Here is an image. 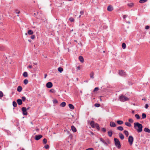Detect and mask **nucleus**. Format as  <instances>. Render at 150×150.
<instances>
[{"mask_svg": "<svg viewBox=\"0 0 150 150\" xmlns=\"http://www.w3.org/2000/svg\"><path fill=\"white\" fill-rule=\"evenodd\" d=\"M15 13H16L19 14L20 13V11L18 10H15Z\"/></svg>", "mask_w": 150, "mask_h": 150, "instance_id": "50", "label": "nucleus"}, {"mask_svg": "<svg viewBox=\"0 0 150 150\" xmlns=\"http://www.w3.org/2000/svg\"><path fill=\"white\" fill-rule=\"evenodd\" d=\"M42 137V135H35V139L36 140H38Z\"/></svg>", "mask_w": 150, "mask_h": 150, "instance_id": "6", "label": "nucleus"}, {"mask_svg": "<svg viewBox=\"0 0 150 150\" xmlns=\"http://www.w3.org/2000/svg\"><path fill=\"white\" fill-rule=\"evenodd\" d=\"M13 105L14 107H16L17 105V103L15 101H13Z\"/></svg>", "mask_w": 150, "mask_h": 150, "instance_id": "31", "label": "nucleus"}, {"mask_svg": "<svg viewBox=\"0 0 150 150\" xmlns=\"http://www.w3.org/2000/svg\"><path fill=\"white\" fill-rule=\"evenodd\" d=\"M66 105V103L64 102H63L61 103L60 106L62 107H64Z\"/></svg>", "mask_w": 150, "mask_h": 150, "instance_id": "23", "label": "nucleus"}, {"mask_svg": "<svg viewBox=\"0 0 150 150\" xmlns=\"http://www.w3.org/2000/svg\"><path fill=\"white\" fill-rule=\"evenodd\" d=\"M33 33V32L32 30H28V34L30 35H32Z\"/></svg>", "mask_w": 150, "mask_h": 150, "instance_id": "19", "label": "nucleus"}, {"mask_svg": "<svg viewBox=\"0 0 150 150\" xmlns=\"http://www.w3.org/2000/svg\"><path fill=\"white\" fill-rule=\"evenodd\" d=\"M119 99L121 101L123 102L129 100V98L123 95H121L120 96Z\"/></svg>", "mask_w": 150, "mask_h": 150, "instance_id": "3", "label": "nucleus"}, {"mask_svg": "<svg viewBox=\"0 0 150 150\" xmlns=\"http://www.w3.org/2000/svg\"><path fill=\"white\" fill-rule=\"evenodd\" d=\"M58 70L59 72L61 73L63 71V69L62 67H59L58 68Z\"/></svg>", "mask_w": 150, "mask_h": 150, "instance_id": "25", "label": "nucleus"}, {"mask_svg": "<svg viewBox=\"0 0 150 150\" xmlns=\"http://www.w3.org/2000/svg\"><path fill=\"white\" fill-rule=\"evenodd\" d=\"M122 48L123 49H125L126 47V44L125 43H122Z\"/></svg>", "mask_w": 150, "mask_h": 150, "instance_id": "34", "label": "nucleus"}, {"mask_svg": "<svg viewBox=\"0 0 150 150\" xmlns=\"http://www.w3.org/2000/svg\"><path fill=\"white\" fill-rule=\"evenodd\" d=\"M147 0H140L139 2L140 3H143L147 1Z\"/></svg>", "mask_w": 150, "mask_h": 150, "instance_id": "32", "label": "nucleus"}, {"mask_svg": "<svg viewBox=\"0 0 150 150\" xmlns=\"http://www.w3.org/2000/svg\"><path fill=\"white\" fill-rule=\"evenodd\" d=\"M146 117V115L145 114L143 113L142 115V119H144Z\"/></svg>", "mask_w": 150, "mask_h": 150, "instance_id": "33", "label": "nucleus"}, {"mask_svg": "<svg viewBox=\"0 0 150 150\" xmlns=\"http://www.w3.org/2000/svg\"><path fill=\"white\" fill-rule=\"evenodd\" d=\"M117 124H118L119 125H121L123 124V121L122 120H117Z\"/></svg>", "mask_w": 150, "mask_h": 150, "instance_id": "24", "label": "nucleus"}, {"mask_svg": "<svg viewBox=\"0 0 150 150\" xmlns=\"http://www.w3.org/2000/svg\"><path fill=\"white\" fill-rule=\"evenodd\" d=\"M50 92L51 93H54L55 92V90L54 89H51L50 90Z\"/></svg>", "mask_w": 150, "mask_h": 150, "instance_id": "41", "label": "nucleus"}, {"mask_svg": "<svg viewBox=\"0 0 150 150\" xmlns=\"http://www.w3.org/2000/svg\"><path fill=\"white\" fill-rule=\"evenodd\" d=\"M35 36L34 35H32L31 37L30 38L32 39H34L35 38Z\"/></svg>", "mask_w": 150, "mask_h": 150, "instance_id": "49", "label": "nucleus"}, {"mask_svg": "<svg viewBox=\"0 0 150 150\" xmlns=\"http://www.w3.org/2000/svg\"><path fill=\"white\" fill-rule=\"evenodd\" d=\"M28 40V41H29V42H31V40Z\"/></svg>", "mask_w": 150, "mask_h": 150, "instance_id": "60", "label": "nucleus"}, {"mask_svg": "<svg viewBox=\"0 0 150 150\" xmlns=\"http://www.w3.org/2000/svg\"><path fill=\"white\" fill-rule=\"evenodd\" d=\"M94 106L96 107H98L100 106V104L99 103H95L94 105Z\"/></svg>", "mask_w": 150, "mask_h": 150, "instance_id": "45", "label": "nucleus"}, {"mask_svg": "<svg viewBox=\"0 0 150 150\" xmlns=\"http://www.w3.org/2000/svg\"><path fill=\"white\" fill-rule=\"evenodd\" d=\"M5 49V47L3 46H0V50H3Z\"/></svg>", "mask_w": 150, "mask_h": 150, "instance_id": "38", "label": "nucleus"}, {"mask_svg": "<svg viewBox=\"0 0 150 150\" xmlns=\"http://www.w3.org/2000/svg\"><path fill=\"white\" fill-rule=\"evenodd\" d=\"M124 133L125 134V135L127 137L129 135V133L127 131L125 130L124 131Z\"/></svg>", "mask_w": 150, "mask_h": 150, "instance_id": "28", "label": "nucleus"}, {"mask_svg": "<svg viewBox=\"0 0 150 150\" xmlns=\"http://www.w3.org/2000/svg\"><path fill=\"white\" fill-rule=\"evenodd\" d=\"M22 150H25L23 149H22Z\"/></svg>", "mask_w": 150, "mask_h": 150, "instance_id": "64", "label": "nucleus"}, {"mask_svg": "<svg viewBox=\"0 0 150 150\" xmlns=\"http://www.w3.org/2000/svg\"><path fill=\"white\" fill-rule=\"evenodd\" d=\"M69 106L70 109L72 110H73L74 109V107L73 105L71 104H69Z\"/></svg>", "mask_w": 150, "mask_h": 150, "instance_id": "20", "label": "nucleus"}, {"mask_svg": "<svg viewBox=\"0 0 150 150\" xmlns=\"http://www.w3.org/2000/svg\"><path fill=\"white\" fill-rule=\"evenodd\" d=\"M134 141V138L132 136H129L128 138V142L130 145H132Z\"/></svg>", "mask_w": 150, "mask_h": 150, "instance_id": "4", "label": "nucleus"}, {"mask_svg": "<svg viewBox=\"0 0 150 150\" xmlns=\"http://www.w3.org/2000/svg\"><path fill=\"white\" fill-rule=\"evenodd\" d=\"M77 68L79 69V70H80V66H79L78 67H77Z\"/></svg>", "mask_w": 150, "mask_h": 150, "instance_id": "57", "label": "nucleus"}, {"mask_svg": "<svg viewBox=\"0 0 150 150\" xmlns=\"http://www.w3.org/2000/svg\"><path fill=\"white\" fill-rule=\"evenodd\" d=\"M114 141L115 142V146L118 149L120 148L121 147V145L120 143L119 140V139L116 138H114Z\"/></svg>", "mask_w": 150, "mask_h": 150, "instance_id": "2", "label": "nucleus"}, {"mask_svg": "<svg viewBox=\"0 0 150 150\" xmlns=\"http://www.w3.org/2000/svg\"><path fill=\"white\" fill-rule=\"evenodd\" d=\"M23 76L25 77H27L28 76V73L26 72H25L23 74Z\"/></svg>", "mask_w": 150, "mask_h": 150, "instance_id": "29", "label": "nucleus"}, {"mask_svg": "<svg viewBox=\"0 0 150 150\" xmlns=\"http://www.w3.org/2000/svg\"><path fill=\"white\" fill-rule=\"evenodd\" d=\"M71 129L74 132H76V128L75 127L73 126L72 125L71 126Z\"/></svg>", "mask_w": 150, "mask_h": 150, "instance_id": "14", "label": "nucleus"}, {"mask_svg": "<svg viewBox=\"0 0 150 150\" xmlns=\"http://www.w3.org/2000/svg\"><path fill=\"white\" fill-rule=\"evenodd\" d=\"M44 147L46 149H48L49 148V146L48 144L45 145L44 146Z\"/></svg>", "mask_w": 150, "mask_h": 150, "instance_id": "47", "label": "nucleus"}, {"mask_svg": "<svg viewBox=\"0 0 150 150\" xmlns=\"http://www.w3.org/2000/svg\"><path fill=\"white\" fill-rule=\"evenodd\" d=\"M135 117L137 119H139L140 118V117L138 114H136L135 115Z\"/></svg>", "mask_w": 150, "mask_h": 150, "instance_id": "36", "label": "nucleus"}, {"mask_svg": "<svg viewBox=\"0 0 150 150\" xmlns=\"http://www.w3.org/2000/svg\"><path fill=\"white\" fill-rule=\"evenodd\" d=\"M17 102L18 104L19 105H20L22 104V100L21 99H18L17 100Z\"/></svg>", "mask_w": 150, "mask_h": 150, "instance_id": "12", "label": "nucleus"}, {"mask_svg": "<svg viewBox=\"0 0 150 150\" xmlns=\"http://www.w3.org/2000/svg\"><path fill=\"white\" fill-rule=\"evenodd\" d=\"M53 102L54 104H55L58 103V101L57 99H55L53 100Z\"/></svg>", "mask_w": 150, "mask_h": 150, "instance_id": "44", "label": "nucleus"}, {"mask_svg": "<svg viewBox=\"0 0 150 150\" xmlns=\"http://www.w3.org/2000/svg\"><path fill=\"white\" fill-rule=\"evenodd\" d=\"M69 20L71 22H73L74 21V19L72 17L70 18Z\"/></svg>", "mask_w": 150, "mask_h": 150, "instance_id": "40", "label": "nucleus"}, {"mask_svg": "<svg viewBox=\"0 0 150 150\" xmlns=\"http://www.w3.org/2000/svg\"><path fill=\"white\" fill-rule=\"evenodd\" d=\"M95 127H96V128L98 130V131H99L100 130V127L99 126V125L98 124L96 123L95 124Z\"/></svg>", "mask_w": 150, "mask_h": 150, "instance_id": "27", "label": "nucleus"}, {"mask_svg": "<svg viewBox=\"0 0 150 150\" xmlns=\"http://www.w3.org/2000/svg\"><path fill=\"white\" fill-rule=\"evenodd\" d=\"M108 135L110 137H111L112 135V132L111 131H109L108 132Z\"/></svg>", "mask_w": 150, "mask_h": 150, "instance_id": "26", "label": "nucleus"}, {"mask_svg": "<svg viewBox=\"0 0 150 150\" xmlns=\"http://www.w3.org/2000/svg\"><path fill=\"white\" fill-rule=\"evenodd\" d=\"M21 98L22 101H25L26 99V98L25 96L22 97Z\"/></svg>", "mask_w": 150, "mask_h": 150, "instance_id": "43", "label": "nucleus"}, {"mask_svg": "<svg viewBox=\"0 0 150 150\" xmlns=\"http://www.w3.org/2000/svg\"><path fill=\"white\" fill-rule=\"evenodd\" d=\"M125 124L126 126H127L128 127H130L131 126V124L130 123L127 122H126L125 123Z\"/></svg>", "mask_w": 150, "mask_h": 150, "instance_id": "30", "label": "nucleus"}, {"mask_svg": "<svg viewBox=\"0 0 150 150\" xmlns=\"http://www.w3.org/2000/svg\"><path fill=\"white\" fill-rule=\"evenodd\" d=\"M30 107H29L27 109V110H28L29 109H30Z\"/></svg>", "mask_w": 150, "mask_h": 150, "instance_id": "61", "label": "nucleus"}, {"mask_svg": "<svg viewBox=\"0 0 150 150\" xmlns=\"http://www.w3.org/2000/svg\"><path fill=\"white\" fill-rule=\"evenodd\" d=\"M43 142L44 144H45L47 142V140L46 139L44 138L43 140Z\"/></svg>", "mask_w": 150, "mask_h": 150, "instance_id": "37", "label": "nucleus"}, {"mask_svg": "<svg viewBox=\"0 0 150 150\" xmlns=\"http://www.w3.org/2000/svg\"><path fill=\"white\" fill-rule=\"evenodd\" d=\"M127 16L126 15H124L123 16V18L124 19H125L127 17Z\"/></svg>", "mask_w": 150, "mask_h": 150, "instance_id": "55", "label": "nucleus"}, {"mask_svg": "<svg viewBox=\"0 0 150 150\" xmlns=\"http://www.w3.org/2000/svg\"><path fill=\"white\" fill-rule=\"evenodd\" d=\"M3 92L1 91H0V98H1L3 97Z\"/></svg>", "mask_w": 150, "mask_h": 150, "instance_id": "39", "label": "nucleus"}, {"mask_svg": "<svg viewBox=\"0 0 150 150\" xmlns=\"http://www.w3.org/2000/svg\"><path fill=\"white\" fill-rule=\"evenodd\" d=\"M118 135L120 138L121 139L123 140V139H124V137L122 133H120Z\"/></svg>", "mask_w": 150, "mask_h": 150, "instance_id": "11", "label": "nucleus"}, {"mask_svg": "<svg viewBox=\"0 0 150 150\" xmlns=\"http://www.w3.org/2000/svg\"><path fill=\"white\" fill-rule=\"evenodd\" d=\"M119 74L121 76H125L126 74L125 72H124V71L122 70H120L119 71Z\"/></svg>", "mask_w": 150, "mask_h": 150, "instance_id": "8", "label": "nucleus"}, {"mask_svg": "<svg viewBox=\"0 0 150 150\" xmlns=\"http://www.w3.org/2000/svg\"><path fill=\"white\" fill-rule=\"evenodd\" d=\"M28 67L29 68H32V66L31 65H30L28 66Z\"/></svg>", "mask_w": 150, "mask_h": 150, "instance_id": "56", "label": "nucleus"}, {"mask_svg": "<svg viewBox=\"0 0 150 150\" xmlns=\"http://www.w3.org/2000/svg\"><path fill=\"white\" fill-rule=\"evenodd\" d=\"M110 125L111 127H115L116 126V125L115 123L112 121L110 122Z\"/></svg>", "mask_w": 150, "mask_h": 150, "instance_id": "9", "label": "nucleus"}, {"mask_svg": "<svg viewBox=\"0 0 150 150\" xmlns=\"http://www.w3.org/2000/svg\"><path fill=\"white\" fill-rule=\"evenodd\" d=\"M100 101H102V99H101V98H100Z\"/></svg>", "mask_w": 150, "mask_h": 150, "instance_id": "62", "label": "nucleus"}, {"mask_svg": "<svg viewBox=\"0 0 150 150\" xmlns=\"http://www.w3.org/2000/svg\"><path fill=\"white\" fill-rule=\"evenodd\" d=\"M28 83V80L27 79H25L24 81V83L26 85Z\"/></svg>", "mask_w": 150, "mask_h": 150, "instance_id": "35", "label": "nucleus"}, {"mask_svg": "<svg viewBox=\"0 0 150 150\" xmlns=\"http://www.w3.org/2000/svg\"><path fill=\"white\" fill-rule=\"evenodd\" d=\"M134 127L138 132H140L142 131V125L138 122L134 123Z\"/></svg>", "mask_w": 150, "mask_h": 150, "instance_id": "1", "label": "nucleus"}, {"mask_svg": "<svg viewBox=\"0 0 150 150\" xmlns=\"http://www.w3.org/2000/svg\"><path fill=\"white\" fill-rule=\"evenodd\" d=\"M142 100L145 101V100H146V99L145 98H144L142 99Z\"/></svg>", "mask_w": 150, "mask_h": 150, "instance_id": "59", "label": "nucleus"}, {"mask_svg": "<svg viewBox=\"0 0 150 150\" xmlns=\"http://www.w3.org/2000/svg\"><path fill=\"white\" fill-rule=\"evenodd\" d=\"M22 90V88L21 86H19L17 88V91L19 92H21Z\"/></svg>", "mask_w": 150, "mask_h": 150, "instance_id": "18", "label": "nucleus"}, {"mask_svg": "<svg viewBox=\"0 0 150 150\" xmlns=\"http://www.w3.org/2000/svg\"><path fill=\"white\" fill-rule=\"evenodd\" d=\"M94 74L93 72V71L91 72L90 74V77L92 79H93Z\"/></svg>", "mask_w": 150, "mask_h": 150, "instance_id": "21", "label": "nucleus"}, {"mask_svg": "<svg viewBox=\"0 0 150 150\" xmlns=\"http://www.w3.org/2000/svg\"><path fill=\"white\" fill-rule=\"evenodd\" d=\"M117 129L120 131H122L123 130V128L122 127L119 126L117 128Z\"/></svg>", "mask_w": 150, "mask_h": 150, "instance_id": "22", "label": "nucleus"}, {"mask_svg": "<svg viewBox=\"0 0 150 150\" xmlns=\"http://www.w3.org/2000/svg\"><path fill=\"white\" fill-rule=\"evenodd\" d=\"M84 11H81L80 12V13L81 15H83L84 14Z\"/></svg>", "mask_w": 150, "mask_h": 150, "instance_id": "51", "label": "nucleus"}, {"mask_svg": "<svg viewBox=\"0 0 150 150\" xmlns=\"http://www.w3.org/2000/svg\"><path fill=\"white\" fill-rule=\"evenodd\" d=\"M90 125L92 127L94 128L95 127V125L94 124V122L93 121H92L90 122Z\"/></svg>", "mask_w": 150, "mask_h": 150, "instance_id": "15", "label": "nucleus"}, {"mask_svg": "<svg viewBox=\"0 0 150 150\" xmlns=\"http://www.w3.org/2000/svg\"><path fill=\"white\" fill-rule=\"evenodd\" d=\"M113 9V8L112 6L110 5L107 8V10L109 11H112Z\"/></svg>", "mask_w": 150, "mask_h": 150, "instance_id": "10", "label": "nucleus"}, {"mask_svg": "<svg viewBox=\"0 0 150 150\" xmlns=\"http://www.w3.org/2000/svg\"><path fill=\"white\" fill-rule=\"evenodd\" d=\"M133 5H134V4L132 3H131L129 4V6H131V7L133 6Z\"/></svg>", "mask_w": 150, "mask_h": 150, "instance_id": "53", "label": "nucleus"}, {"mask_svg": "<svg viewBox=\"0 0 150 150\" xmlns=\"http://www.w3.org/2000/svg\"><path fill=\"white\" fill-rule=\"evenodd\" d=\"M144 130L145 132H147L149 133H150V129L147 127L145 128L144 129Z\"/></svg>", "mask_w": 150, "mask_h": 150, "instance_id": "17", "label": "nucleus"}, {"mask_svg": "<svg viewBox=\"0 0 150 150\" xmlns=\"http://www.w3.org/2000/svg\"><path fill=\"white\" fill-rule=\"evenodd\" d=\"M47 76V74H45L44 78H46V77Z\"/></svg>", "mask_w": 150, "mask_h": 150, "instance_id": "58", "label": "nucleus"}, {"mask_svg": "<svg viewBox=\"0 0 150 150\" xmlns=\"http://www.w3.org/2000/svg\"><path fill=\"white\" fill-rule=\"evenodd\" d=\"M102 130L104 132H106V129L105 128H102Z\"/></svg>", "mask_w": 150, "mask_h": 150, "instance_id": "48", "label": "nucleus"}, {"mask_svg": "<svg viewBox=\"0 0 150 150\" xmlns=\"http://www.w3.org/2000/svg\"><path fill=\"white\" fill-rule=\"evenodd\" d=\"M100 141L102 142L105 145H107V143L105 142V141L102 138H101L100 139Z\"/></svg>", "mask_w": 150, "mask_h": 150, "instance_id": "16", "label": "nucleus"}, {"mask_svg": "<svg viewBox=\"0 0 150 150\" xmlns=\"http://www.w3.org/2000/svg\"><path fill=\"white\" fill-rule=\"evenodd\" d=\"M150 27L149 26L147 25L145 27V29H148Z\"/></svg>", "mask_w": 150, "mask_h": 150, "instance_id": "54", "label": "nucleus"}, {"mask_svg": "<svg viewBox=\"0 0 150 150\" xmlns=\"http://www.w3.org/2000/svg\"><path fill=\"white\" fill-rule=\"evenodd\" d=\"M149 107V105H148V104H146L145 105V108H146V109H147L148 107Z\"/></svg>", "mask_w": 150, "mask_h": 150, "instance_id": "52", "label": "nucleus"}, {"mask_svg": "<svg viewBox=\"0 0 150 150\" xmlns=\"http://www.w3.org/2000/svg\"><path fill=\"white\" fill-rule=\"evenodd\" d=\"M21 110L23 112V114L24 115H27L28 114L27 111V108L25 107H23L21 108Z\"/></svg>", "mask_w": 150, "mask_h": 150, "instance_id": "5", "label": "nucleus"}, {"mask_svg": "<svg viewBox=\"0 0 150 150\" xmlns=\"http://www.w3.org/2000/svg\"><path fill=\"white\" fill-rule=\"evenodd\" d=\"M46 86L48 88H51L53 84L52 82H48L47 83Z\"/></svg>", "mask_w": 150, "mask_h": 150, "instance_id": "7", "label": "nucleus"}, {"mask_svg": "<svg viewBox=\"0 0 150 150\" xmlns=\"http://www.w3.org/2000/svg\"><path fill=\"white\" fill-rule=\"evenodd\" d=\"M81 15H80L79 16V18H80V17H81Z\"/></svg>", "mask_w": 150, "mask_h": 150, "instance_id": "63", "label": "nucleus"}, {"mask_svg": "<svg viewBox=\"0 0 150 150\" xmlns=\"http://www.w3.org/2000/svg\"><path fill=\"white\" fill-rule=\"evenodd\" d=\"M79 61L83 63L84 62V59L83 57L81 56L79 57Z\"/></svg>", "mask_w": 150, "mask_h": 150, "instance_id": "13", "label": "nucleus"}, {"mask_svg": "<svg viewBox=\"0 0 150 150\" xmlns=\"http://www.w3.org/2000/svg\"><path fill=\"white\" fill-rule=\"evenodd\" d=\"M129 122L130 123H133L134 122L132 118H130L128 120Z\"/></svg>", "mask_w": 150, "mask_h": 150, "instance_id": "46", "label": "nucleus"}, {"mask_svg": "<svg viewBox=\"0 0 150 150\" xmlns=\"http://www.w3.org/2000/svg\"><path fill=\"white\" fill-rule=\"evenodd\" d=\"M98 90L99 88L98 87H96L93 90V92H95L96 91H97Z\"/></svg>", "mask_w": 150, "mask_h": 150, "instance_id": "42", "label": "nucleus"}]
</instances>
